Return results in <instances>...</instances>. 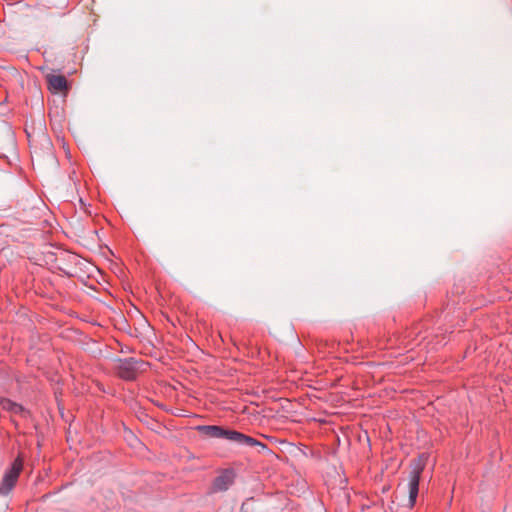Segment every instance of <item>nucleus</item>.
Masks as SVG:
<instances>
[{"instance_id":"obj_5","label":"nucleus","mask_w":512,"mask_h":512,"mask_svg":"<svg viewBox=\"0 0 512 512\" xmlns=\"http://www.w3.org/2000/svg\"><path fill=\"white\" fill-rule=\"evenodd\" d=\"M142 362L134 358L121 361L118 366V374L121 378L132 380L135 378L136 373L140 370Z\"/></svg>"},{"instance_id":"obj_1","label":"nucleus","mask_w":512,"mask_h":512,"mask_svg":"<svg viewBox=\"0 0 512 512\" xmlns=\"http://www.w3.org/2000/svg\"><path fill=\"white\" fill-rule=\"evenodd\" d=\"M198 429L205 436L210 437V438H224L231 442L238 443L240 445H245V446L261 445L262 447H264V445H262L256 439H254L250 436L244 435V434L234 431V430L224 429L220 426L207 425V426H200Z\"/></svg>"},{"instance_id":"obj_8","label":"nucleus","mask_w":512,"mask_h":512,"mask_svg":"<svg viewBox=\"0 0 512 512\" xmlns=\"http://www.w3.org/2000/svg\"><path fill=\"white\" fill-rule=\"evenodd\" d=\"M1 405L4 410L9 411L15 415H21L23 417L28 415V411L22 405L12 402L8 399L2 400Z\"/></svg>"},{"instance_id":"obj_6","label":"nucleus","mask_w":512,"mask_h":512,"mask_svg":"<svg viewBox=\"0 0 512 512\" xmlns=\"http://www.w3.org/2000/svg\"><path fill=\"white\" fill-rule=\"evenodd\" d=\"M234 482V474L231 471H225L217 476L213 481L212 491L223 492L226 491Z\"/></svg>"},{"instance_id":"obj_3","label":"nucleus","mask_w":512,"mask_h":512,"mask_svg":"<svg viewBox=\"0 0 512 512\" xmlns=\"http://www.w3.org/2000/svg\"><path fill=\"white\" fill-rule=\"evenodd\" d=\"M22 468L23 461L21 457L18 456L12 463L11 468L3 475L0 483V494H7L12 490L18 480Z\"/></svg>"},{"instance_id":"obj_2","label":"nucleus","mask_w":512,"mask_h":512,"mask_svg":"<svg viewBox=\"0 0 512 512\" xmlns=\"http://www.w3.org/2000/svg\"><path fill=\"white\" fill-rule=\"evenodd\" d=\"M428 455L421 454L414 459L410 464V472L408 477V492H409V507L412 508L415 505L416 498L419 490L420 476L427 464Z\"/></svg>"},{"instance_id":"obj_4","label":"nucleus","mask_w":512,"mask_h":512,"mask_svg":"<svg viewBox=\"0 0 512 512\" xmlns=\"http://www.w3.org/2000/svg\"><path fill=\"white\" fill-rule=\"evenodd\" d=\"M15 151V139L11 127L0 122V157H7Z\"/></svg>"},{"instance_id":"obj_7","label":"nucleus","mask_w":512,"mask_h":512,"mask_svg":"<svg viewBox=\"0 0 512 512\" xmlns=\"http://www.w3.org/2000/svg\"><path fill=\"white\" fill-rule=\"evenodd\" d=\"M48 88L53 93H61L67 90V80L63 75L49 74L46 76Z\"/></svg>"},{"instance_id":"obj_9","label":"nucleus","mask_w":512,"mask_h":512,"mask_svg":"<svg viewBox=\"0 0 512 512\" xmlns=\"http://www.w3.org/2000/svg\"><path fill=\"white\" fill-rule=\"evenodd\" d=\"M48 8H64L68 0H43Z\"/></svg>"}]
</instances>
